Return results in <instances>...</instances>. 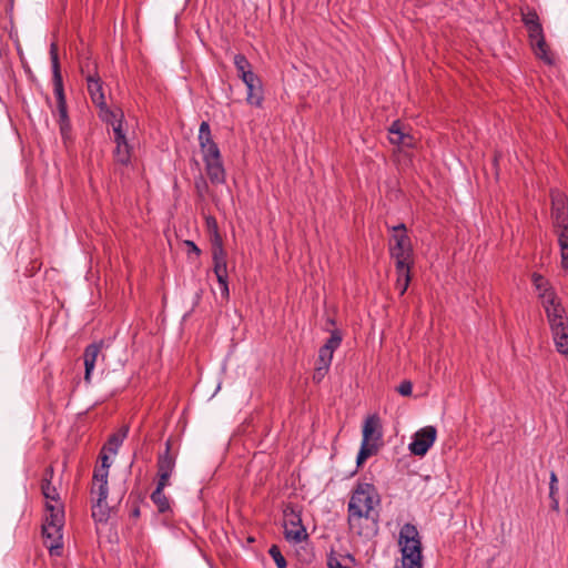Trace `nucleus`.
<instances>
[{
    "instance_id": "f257e3e1",
    "label": "nucleus",
    "mask_w": 568,
    "mask_h": 568,
    "mask_svg": "<svg viewBox=\"0 0 568 568\" xmlns=\"http://www.w3.org/2000/svg\"><path fill=\"white\" fill-rule=\"evenodd\" d=\"M379 495L374 485L369 483H358L348 501L347 521L349 529L359 536L364 535L361 521L363 519L375 520V507L379 505Z\"/></svg>"
},
{
    "instance_id": "f03ea898",
    "label": "nucleus",
    "mask_w": 568,
    "mask_h": 568,
    "mask_svg": "<svg viewBox=\"0 0 568 568\" xmlns=\"http://www.w3.org/2000/svg\"><path fill=\"white\" fill-rule=\"evenodd\" d=\"M50 59L52 64L53 91L57 98L58 123L61 136L65 141L70 138L71 123L68 115L67 100L64 95L63 81L60 71L58 47L55 43H51L50 45Z\"/></svg>"
},
{
    "instance_id": "7ed1b4c3",
    "label": "nucleus",
    "mask_w": 568,
    "mask_h": 568,
    "mask_svg": "<svg viewBox=\"0 0 568 568\" xmlns=\"http://www.w3.org/2000/svg\"><path fill=\"white\" fill-rule=\"evenodd\" d=\"M552 220L561 254V264L568 268V205L561 194L552 196Z\"/></svg>"
},
{
    "instance_id": "20e7f679",
    "label": "nucleus",
    "mask_w": 568,
    "mask_h": 568,
    "mask_svg": "<svg viewBox=\"0 0 568 568\" xmlns=\"http://www.w3.org/2000/svg\"><path fill=\"white\" fill-rule=\"evenodd\" d=\"M393 234L389 240V253L395 260L396 268H403L404 265H410L413 257V246L407 235L406 225L400 223L392 227Z\"/></svg>"
},
{
    "instance_id": "39448f33",
    "label": "nucleus",
    "mask_w": 568,
    "mask_h": 568,
    "mask_svg": "<svg viewBox=\"0 0 568 568\" xmlns=\"http://www.w3.org/2000/svg\"><path fill=\"white\" fill-rule=\"evenodd\" d=\"M545 311L551 333L568 328V320L562 305L557 301L556 294H545Z\"/></svg>"
},
{
    "instance_id": "423d86ee",
    "label": "nucleus",
    "mask_w": 568,
    "mask_h": 568,
    "mask_svg": "<svg viewBox=\"0 0 568 568\" xmlns=\"http://www.w3.org/2000/svg\"><path fill=\"white\" fill-rule=\"evenodd\" d=\"M284 535L287 541L298 544L307 538V532L302 524L298 513L293 508L284 510Z\"/></svg>"
},
{
    "instance_id": "0eeeda50",
    "label": "nucleus",
    "mask_w": 568,
    "mask_h": 568,
    "mask_svg": "<svg viewBox=\"0 0 568 568\" xmlns=\"http://www.w3.org/2000/svg\"><path fill=\"white\" fill-rule=\"evenodd\" d=\"M437 430L434 426H425L418 429L408 445V449L415 456H424L436 440Z\"/></svg>"
},
{
    "instance_id": "6e6552de",
    "label": "nucleus",
    "mask_w": 568,
    "mask_h": 568,
    "mask_svg": "<svg viewBox=\"0 0 568 568\" xmlns=\"http://www.w3.org/2000/svg\"><path fill=\"white\" fill-rule=\"evenodd\" d=\"M199 143L203 153V161L206 162L221 159L217 144L212 140L210 125L203 121L199 129Z\"/></svg>"
},
{
    "instance_id": "1a4fd4ad",
    "label": "nucleus",
    "mask_w": 568,
    "mask_h": 568,
    "mask_svg": "<svg viewBox=\"0 0 568 568\" xmlns=\"http://www.w3.org/2000/svg\"><path fill=\"white\" fill-rule=\"evenodd\" d=\"M62 528L63 525L49 524L47 521L42 525V536L44 544L51 555L59 556L63 547L62 544Z\"/></svg>"
},
{
    "instance_id": "9d476101",
    "label": "nucleus",
    "mask_w": 568,
    "mask_h": 568,
    "mask_svg": "<svg viewBox=\"0 0 568 568\" xmlns=\"http://www.w3.org/2000/svg\"><path fill=\"white\" fill-rule=\"evenodd\" d=\"M91 494L97 496V503L92 509V516L99 520L103 521L108 517L106 504L105 500L108 498L109 489L108 484H93Z\"/></svg>"
},
{
    "instance_id": "9b49d317",
    "label": "nucleus",
    "mask_w": 568,
    "mask_h": 568,
    "mask_svg": "<svg viewBox=\"0 0 568 568\" xmlns=\"http://www.w3.org/2000/svg\"><path fill=\"white\" fill-rule=\"evenodd\" d=\"M171 445L168 442L165 452L159 456L158 459V475H159V481L165 485H169L170 477L174 470L175 467V458L170 453Z\"/></svg>"
},
{
    "instance_id": "f8f14e48",
    "label": "nucleus",
    "mask_w": 568,
    "mask_h": 568,
    "mask_svg": "<svg viewBox=\"0 0 568 568\" xmlns=\"http://www.w3.org/2000/svg\"><path fill=\"white\" fill-rule=\"evenodd\" d=\"M103 346V342L93 343L85 347L83 353V362H84V381L87 383L91 382V375L94 371L98 358L101 354V348Z\"/></svg>"
},
{
    "instance_id": "ddd939ff",
    "label": "nucleus",
    "mask_w": 568,
    "mask_h": 568,
    "mask_svg": "<svg viewBox=\"0 0 568 568\" xmlns=\"http://www.w3.org/2000/svg\"><path fill=\"white\" fill-rule=\"evenodd\" d=\"M212 255L214 262L213 270L216 278L221 280L222 277H227L226 253L217 234H215V243L213 244Z\"/></svg>"
},
{
    "instance_id": "4468645a",
    "label": "nucleus",
    "mask_w": 568,
    "mask_h": 568,
    "mask_svg": "<svg viewBox=\"0 0 568 568\" xmlns=\"http://www.w3.org/2000/svg\"><path fill=\"white\" fill-rule=\"evenodd\" d=\"M382 438L381 423L376 415L368 416L363 425V439L365 443H375Z\"/></svg>"
},
{
    "instance_id": "2eb2a0df",
    "label": "nucleus",
    "mask_w": 568,
    "mask_h": 568,
    "mask_svg": "<svg viewBox=\"0 0 568 568\" xmlns=\"http://www.w3.org/2000/svg\"><path fill=\"white\" fill-rule=\"evenodd\" d=\"M114 140L116 143L115 158L116 161L126 164L130 160L129 144L123 133L121 124L114 125Z\"/></svg>"
},
{
    "instance_id": "dca6fc26",
    "label": "nucleus",
    "mask_w": 568,
    "mask_h": 568,
    "mask_svg": "<svg viewBox=\"0 0 568 568\" xmlns=\"http://www.w3.org/2000/svg\"><path fill=\"white\" fill-rule=\"evenodd\" d=\"M85 79L92 101L103 110V108H105V101L100 78L94 74H88Z\"/></svg>"
},
{
    "instance_id": "f3484780",
    "label": "nucleus",
    "mask_w": 568,
    "mask_h": 568,
    "mask_svg": "<svg viewBox=\"0 0 568 568\" xmlns=\"http://www.w3.org/2000/svg\"><path fill=\"white\" fill-rule=\"evenodd\" d=\"M205 171L213 184H223L225 182V170L222 160L206 161Z\"/></svg>"
},
{
    "instance_id": "a211bd4d",
    "label": "nucleus",
    "mask_w": 568,
    "mask_h": 568,
    "mask_svg": "<svg viewBox=\"0 0 568 568\" xmlns=\"http://www.w3.org/2000/svg\"><path fill=\"white\" fill-rule=\"evenodd\" d=\"M129 434V426H122L116 433L112 434L108 442L102 447L103 452H106L111 455H116L119 448L121 447L123 440L126 438Z\"/></svg>"
},
{
    "instance_id": "6ab92c4d",
    "label": "nucleus",
    "mask_w": 568,
    "mask_h": 568,
    "mask_svg": "<svg viewBox=\"0 0 568 568\" xmlns=\"http://www.w3.org/2000/svg\"><path fill=\"white\" fill-rule=\"evenodd\" d=\"M234 65L237 71V75L243 82L253 81V78L257 75L252 71V65L244 54L234 55Z\"/></svg>"
},
{
    "instance_id": "aec40b11",
    "label": "nucleus",
    "mask_w": 568,
    "mask_h": 568,
    "mask_svg": "<svg viewBox=\"0 0 568 568\" xmlns=\"http://www.w3.org/2000/svg\"><path fill=\"white\" fill-rule=\"evenodd\" d=\"M244 84L246 85V89H247V95H246L247 103H250L251 105L261 106L262 101H263V95H262V84H261L260 79L257 77L253 78V81L248 80L247 82H244Z\"/></svg>"
},
{
    "instance_id": "412c9836",
    "label": "nucleus",
    "mask_w": 568,
    "mask_h": 568,
    "mask_svg": "<svg viewBox=\"0 0 568 568\" xmlns=\"http://www.w3.org/2000/svg\"><path fill=\"white\" fill-rule=\"evenodd\" d=\"M53 475V469L50 467L45 470L44 477L42 479L41 489L44 498L48 500L47 503L54 501L59 504V493L57 488L51 484V478Z\"/></svg>"
},
{
    "instance_id": "4be33fe9",
    "label": "nucleus",
    "mask_w": 568,
    "mask_h": 568,
    "mask_svg": "<svg viewBox=\"0 0 568 568\" xmlns=\"http://www.w3.org/2000/svg\"><path fill=\"white\" fill-rule=\"evenodd\" d=\"M47 509V516L44 518V521L49 524H58V525H64V511L61 504H50L47 503L45 506Z\"/></svg>"
},
{
    "instance_id": "5701e85b",
    "label": "nucleus",
    "mask_w": 568,
    "mask_h": 568,
    "mask_svg": "<svg viewBox=\"0 0 568 568\" xmlns=\"http://www.w3.org/2000/svg\"><path fill=\"white\" fill-rule=\"evenodd\" d=\"M166 486L168 485L163 484V481L158 483L155 490L151 495V499L155 504L160 513H164L170 508L169 499L163 493V489Z\"/></svg>"
},
{
    "instance_id": "b1692460",
    "label": "nucleus",
    "mask_w": 568,
    "mask_h": 568,
    "mask_svg": "<svg viewBox=\"0 0 568 568\" xmlns=\"http://www.w3.org/2000/svg\"><path fill=\"white\" fill-rule=\"evenodd\" d=\"M527 31L532 45H536L540 52L546 53V42L541 24L539 23L537 26L528 27Z\"/></svg>"
},
{
    "instance_id": "393cba45",
    "label": "nucleus",
    "mask_w": 568,
    "mask_h": 568,
    "mask_svg": "<svg viewBox=\"0 0 568 568\" xmlns=\"http://www.w3.org/2000/svg\"><path fill=\"white\" fill-rule=\"evenodd\" d=\"M396 288L398 290L399 294L403 295L407 291L410 282V265H404L403 268H396Z\"/></svg>"
},
{
    "instance_id": "a878e982",
    "label": "nucleus",
    "mask_w": 568,
    "mask_h": 568,
    "mask_svg": "<svg viewBox=\"0 0 568 568\" xmlns=\"http://www.w3.org/2000/svg\"><path fill=\"white\" fill-rule=\"evenodd\" d=\"M532 283L536 288V291L539 294V297L542 301V305H545V294H555V292L549 287L548 281L540 274L534 273L532 274Z\"/></svg>"
},
{
    "instance_id": "bb28decb",
    "label": "nucleus",
    "mask_w": 568,
    "mask_h": 568,
    "mask_svg": "<svg viewBox=\"0 0 568 568\" xmlns=\"http://www.w3.org/2000/svg\"><path fill=\"white\" fill-rule=\"evenodd\" d=\"M377 449V444L362 442L361 449L356 458L357 466H361L369 456L376 454Z\"/></svg>"
},
{
    "instance_id": "cd10ccee",
    "label": "nucleus",
    "mask_w": 568,
    "mask_h": 568,
    "mask_svg": "<svg viewBox=\"0 0 568 568\" xmlns=\"http://www.w3.org/2000/svg\"><path fill=\"white\" fill-rule=\"evenodd\" d=\"M405 133L403 123L400 121H394L388 129L390 143L396 144L398 141H402Z\"/></svg>"
},
{
    "instance_id": "c85d7f7f",
    "label": "nucleus",
    "mask_w": 568,
    "mask_h": 568,
    "mask_svg": "<svg viewBox=\"0 0 568 568\" xmlns=\"http://www.w3.org/2000/svg\"><path fill=\"white\" fill-rule=\"evenodd\" d=\"M332 359H333V354L329 351H327V347H321L318 351V359H317L316 365H320V366L328 369L331 366Z\"/></svg>"
},
{
    "instance_id": "c756f323",
    "label": "nucleus",
    "mask_w": 568,
    "mask_h": 568,
    "mask_svg": "<svg viewBox=\"0 0 568 568\" xmlns=\"http://www.w3.org/2000/svg\"><path fill=\"white\" fill-rule=\"evenodd\" d=\"M268 554L275 561L277 568H286V560L277 546L273 545L270 548Z\"/></svg>"
},
{
    "instance_id": "7c9ffc66",
    "label": "nucleus",
    "mask_w": 568,
    "mask_h": 568,
    "mask_svg": "<svg viewBox=\"0 0 568 568\" xmlns=\"http://www.w3.org/2000/svg\"><path fill=\"white\" fill-rule=\"evenodd\" d=\"M342 336L338 332H333L331 337L326 341V343L322 347H327L332 354L334 351L341 345Z\"/></svg>"
},
{
    "instance_id": "2f4dec72",
    "label": "nucleus",
    "mask_w": 568,
    "mask_h": 568,
    "mask_svg": "<svg viewBox=\"0 0 568 568\" xmlns=\"http://www.w3.org/2000/svg\"><path fill=\"white\" fill-rule=\"evenodd\" d=\"M523 22L526 28L539 24V17L535 10L523 12Z\"/></svg>"
},
{
    "instance_id": "473e14b6",
    "label": "nucleus",
    "mask_w": 568,
    "mask_h": 568,
    "mask_svg": "<svg viewBox=\"0 0 568 568\" xmlns=\"http://www.w3.org/2000/svg\"><path fill=\"white\" fill-rule=\"evenodd\" d=\"M109 470L105 468H97L93 474L94 484H108Z\"/></svg>"
},
{
    "instance_id": "72a5a7b5",
    "label": "nucleus",
    "mask_w": 568,
    "mask_h": 568,
    "mask_svg": "<svg viewBox=\"0 0 568 568\" xmlns=\"http://www.w3.org/2000/svg\"><path fill=\"white\" fill-rule=\"evenodd\" d=\"M402 396H409L413 392V384L410 381H403L396 388Z\"/></svg>"
},
{
    "instance_id": "f704fd0d",
    "label": "nucleus",
    "mask_w": 568,
    "mask_h": 568,
    "mask_svg": "<svg viewBox=\"0 0 568 568\" xmlns=\"http://www.w3.org/2000/svg\"><path fill=\"white\" fill-rule=\"evenodd\" d=\"M102 118H103L104 121L111 123L113 128H114V125H118L119 122L122 125L121 118H118V114L115 112H113V111L105 110V112H104Z\"/></svg>"
},
{
    "instance_id": "c9c22d12",
    "label": "nucleus",
    "mask_w": 568,
    "mask_h": 568,
    "mask_svg": "<svg viewBox=\"0 0 568 568\" xmlns=\"http://www.w3.org/2000/svg\"><path fill=\"white\" fill-rule=\"evenodd\" d=\"M558 478L555 471L550 473L549 477V497L558 495Z\"/></svg>"
},
{
    "instance_id": "e433bc0d",
    "label": "nucleus",
    "mask_w": 568,
    "mask_h": 568,
    "mask_svg": "<svg viewBox=\"0 0 568 568\" xmlns=\"http://www.w3.org/2000/svg\"><path fill=\"white\" fill-rule=\"evenodd\" d=\"M221 295L224 298H229L230 291H229V284H227V277H222L221 280H217Z\"/></svg>"
},
{
    "instance_id": "4c0bfd02",
    "label": "nucleus",
    "mask_w": 568,
    "mask_h": 568,
    "mask_svg": "<svg viewBox=\"0 0 568 568\" xmlns=\"http://www.w3.org/2000/svg\"><path fill=\"white\" fill-rule=\"evenodd\" d=\"M327 372H328L327 368L322 367L320 365H316L315 372H314V375H313V379L315 382H317V383L321 382L324 378V376L326 375Z\"/></svg>"
},
{
    "instance_id": "58836bf2",
    "label": "nucleus",
    "mask_w": 568,
    "mask_h": 568,
    "mask_svg": "<svg viewBox=\"0 0 568 568\" xmlns=\"http://www.w3.org/2000/svg\"><path fill=\"white\" fill-rule=\"evenodd\" d=\"M195 189H196V192L200 196H203L204 193L206 192L207 190V184L206 182L203 180V178H200L199 180L195 181Z\"/></svg>"
},
{
    "instance_id": "ea45409f",
    "label": "nucleus",
    "mask_w": 568,
    "mask_h": 568,
    "mask_svg": "<svg viewBox=\"0 0 568 568\" xmlns=\"http://www.w3.org/2000/svg\"><path fill=\"white\" fill-rule=\"evenodd\" d=\"M396 144H397V145H403V146L410 148V146H413V145H414V138H413L410 134L405 133V134L403 135L402 141H398Z\"/></svg>"
},
{
    "instance_id": "a19ab883",
    "label": "nucleus",
    "mask_w": 568,
    "mask_h": 568,
    "mask_svg": "<svg viewBox=\"0 0 568 568\" xmlns=\"http://www.w3.org/2000/svg\"><path fill=\"white\" fill-rule=\"evenodd\" d=\"M109 453L106 452H103V449L101 450L100 453V458H101V467L100 468H105L109 470L110 466H111V460H110V457L108 455Z\"/></svg>"
},
{
    "instance_id": "79ce46f5",
    "label": "nucleus",
    "mask_w": 568,
    "mask_h": 568,
    "mask_svg": "<svg viewBox=\"0 0 568 568\" xmlns=\"http://www.w3.org/2000/svg\"><path fill=\"white\" fill-rule=\"evenodd\" d=\"M549 498L551 500V504H550L551 509L558 513L559 511L558 495H555L554 497H549Z\"/></svg>"
},
{
    "instance_id": "37998d69",
    "label": "nucleus",
    "mask_w": 568,
    "mask_h": 568,
    "mask_svg": "<svg viewBox=\"0 0 568 568\" xmlns=\"http://www.w3.org/2000/svg\"><path fill=\"white\" fill-rule=\"evenodd\" d=\"M327 565L329 568H344L339 560L336 558H329Z\"/></svg>"
},
{
    "instance_id": "c03bdc74",
    "label": "nucleus",
    "mask_w": 568,
    "mask_h": 568,
    "mask_svg": "<svg viewBox=\"0 0 568 568\" xmlns=\"http://www.w3.org/2000/svg\"><path fill=\"white\" fill-rule=\"evenodd\" d=\"M186 244L191 247L192 252H194L196 255L200 254V248L193 242L187 241Z\"/></svg>"
},
{
    "instance_id": "a18cd8bd",
    "label": "nucleus",
    "mask_w": 568,
    "mask_h": 568,
    "mask_svg": "<svg viewBox=\"0 0 568 568\" xmlns=\"http://www.w3.org/2000/svg\"><path fill=\"white\" fill-rule=\"evenodd\" d=\"M207 223L209 224H213L216 227V222H215V220L213 217L209 219Z\"/></svg>"
},
{
    "instance_id": "49530a36",
    "label": "nucleus",
    "mask_w": 568,
    "mask_h": 568,
    "mask_svg": "<svg viewBox=\"0 0 568 568\" xmlns=\"http://www.w3.org/2000/svg\"><path fill=\"white\" fill-rule=\"evenodd\" d=\"M132 514H133V516H135V517H136V516H139L140 511H139V509H138V508H135V509L133 510V513H132Z\"/></svg>"
}]
</instances>
